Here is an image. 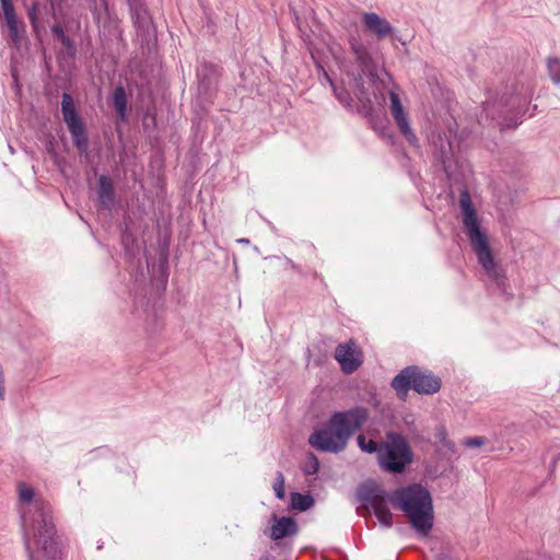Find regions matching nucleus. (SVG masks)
Listing matches in <instances>:
<instances>
[{
    "label": "nucleus",
    "mask_w": 560,
    "mask_h": 560,
    "mask_svg": "<svg viewBox=\"0 0 560 560\" xmlns=\"http://www.w3.org/2000/svg\"><path fill=\"white\" fill-rule=\"evenodd\" d=\"M18 502L30 560H61L63 544L50 503L25 482L18 483Z\"/></svg>",
    "instance_id": "nucleus-1"
},
{
    "label": "nucleus",
    "mask_w": 560,
    "mask_h": 560,
    "mask_svg": "<svg viewBox=\"0 0 560 560\" xmlns=\"http://www.w3.org/2000/svg\"><path fill=\"white\" fill-rule=\"evenodd\" d=\"M362 499L370 503L378 522L385 527L393 525V515L387 506L388 501L404 512L410 525L419 534L425 536L433 527L432 498L421 485L413 483L401 487L390 494L378 488H373L362 494Z\"/></svg>",
    "instance_id": "nucleus-2"
},
{
    "label": "nucleus",
    "mask_w": 560,
    "mask_h": 560,
    "mask_svg": "<svg viewBox=\"0 0 560 560\" xmlns=\"http://www.w3.org/2000/svg\"><path fill=\"white\" fill-rule=\"evenodd\" d=\"M365 420L364 409L337 412L326 427L311 434L308 442L318 451L338 453L346 447L349 438L363 425Z\"/></svg>",
    "instance_id": "nucleus-3"
},
{
    "label": "nucleus",
    "mask_w": 560,
    "mask_h": 560,
    "mask_svg": "<svg viewBox=\"0 0 560 560\" xmlns=\"http://www.w3.org/2000/svg\"><path fill=\"white\" fill-rule=\"evenodd\" d=\"M459 207L463 213V224L479 264L490 277L495 278L498 271L493 254L487 235L480 230L479 220L467 189L462 190L459 194Z\"/></svg>",
    "instance_id": "nucleus-4"
},
{
    "label": "nucleus",
    "mask_w": 560,
    "mask_h": 560,
    "mask_svg": "<svg viewBox=\"0 0 560 560\" xmlns=\"http://www.w3.org/2000/svg\"><path fill=\"white\" fill-rule=\"evenodd\" d=\"M381 467L389 472H401L412 462V452L407 441L397 433H388L378 448Z\"/></svg>",
    "instance_id": "nucleus-5"
},
{
    "label": "nucleus",
    "mask_w": 560,
    "mask_h": 560,
    "mask_svg": "<svg viewBox=\"0 0 560 560\" xmlns=\"http://www.w3.org/2000/svg\"><path fill=\"white\" fill-rule=\"evenodd\" d=\"M61 112L63 120L72 136L74 145L80 152H85L88 149V137L85 128L77 113L73 98L68 93L62 94Z\"/></svg>",
    "instance_id": "nucleus-6"
},
{
    "label": "nucleus",
    "mask_w": 560,
    "mask_h": 560,
    "mask_svg": "<svg viewBox=\"0 0 560 560\" xmlns=\"http://www.w3.org/2000/svg\"><path fill=\"white\" fill-rule=\"evenodd\" d=\"M334 357L346 374L355 372L363 363V352L354 339L338 345Z\"/></svg>",
    "instance_id": "nucleus-7"
},
{
    "label": "nucleus",
    "mask_w": 560,
    "mask_h": 560,
    "mask_svg": "<svg viewBox=\"0 0 560 560\" xmlns=\"http://www.w3.org/2000/svg\"><path fill=\"white\" fill-rule=\"evenodd\" d=\"M393 386L407 385H441V380L431 371L418 365H410L402 369L392 381Z\"/></svg>",
    "instance_id": "nucleus-8"
},
{
    "label": "nucleus",
    "mask_w": 560,
    "mask_h": 560,
    "mask_svg": "<svg viewBox=\"0 0 560 560\" xmlns=\"http://www.w3.org/2000/svg\"><path fill=\"white\" fill-rule=\"evenodd\" d=\"M2 14L9 31V36L14 46H20L22 36L25 33V24L15 12L12 0H0Z\"/></svg>",
    "instance_id": "nucleus-9"
},
{
    "label": "nucleus",
    "mask_w": 560,
    "mask_h": 560,
    "mask_svg": "<svg viewBox=\"0 0 560 560\" xmlns=\"http://www.w3.org/2000/svg\"><path fill=\"white\" fill-rule=\"evenodd\" d=\"M390 100V112L400 130V132L407 138L408 141L412 142L416 140V136L411 130L407 115L404 110L399 95L395 91L389 92Z\"/></svg>",
    "instance_id": "nucleus-10"
},
{
    "label": "nucleus",
    "mask_w": 560,
    "mask_h": 560,
    "mask_svg": "<svg viewBox=\"0 0 560 560\" xmlns=\"http://www.w3.org/2000/svg\"><path fill=\"white\" fill-rule=\"evenodd\" d=\"M364 26L376 34L378 38H384L392 34L393 27L388 21L382 19L376 13H364L363 15Z\"/></svg>",
    "instance_id": "nucleus-11"
},
{
    "label": "nucleus",
    "mask_w": 560,
    "mask_h": 560,
    "mask_svg": "<svg viewBox=\"0 0 560 560\" xmlns=\"http://www.w3.org/2000/svg\"><path fill=\"white\" fill-rule=\"evenodd\" d=\"M98 199L103 207L110 209L115 201V190L112 179L101 175L98 178Z\"/></svg>",
    "instance_id": "nucleus-12"
},
{
    "label": "nucleus",
    "mask_w": 560,
    "mask_h": 560,
    "mask_svg": "<svg viewBox=\"0 0 560 560\" xmlns=\"http://www.w3.org/2000/svg\"><path fill=\"white\" fill-rule=\"evenodd\" d=\"M296 532L295 522L291 517L276 518L270 529V537L273 540L282 539Z\"/></svg>",
    "instance_id": "nucleus-13"
},
{
    "label": "nucleus",
    "mask_w": 560,
    "mask_h": 560,
    "mask_svg": "<svg viewBox=\"0 0 560 560\" xmlns=\"http://www.w3.org/2000/svg\"><path fill=\"white\" fill-rule=\"evenodd\" d=\"M113 106L119 114L120 119H125L127 110V95L124 86H116L113 93Z\"/></svg>",
    "instance_id": "nucleus-14"
},
{
    "label": "nucleus",
    "mask_w": 560,
    "mask_h": 560,
    "mask_svg": "<svg viewBox=\"0 0 560 560\" xmlns=\"http://www.w3.org/2000/svg\"><path fill=\"white\" fill-rule=\"evenodd\" d=\"M314 503V500L308 494H301L298 492H294L291 494V506L299 511H306L310 509Z\"/></svg>",
    "instance_id": "nucleus-15"
},
{
    "label": "nucleus",
    "mask_w": 560,
    "mask_h": 560,
    "mask_svg": "<svg viewBox=\"0 0 560 560\" xmlns=\"http://www.w3.org/2000/svg\"><path fill=\"white\" fill-rule=\"evenodd\" d=\"M352 50L355 55L357 61L363 67V69H369L372 65V57L366 48L361 44H352Z\"/></svg>",
    "instance_id": "nucleus-16"
},
{
    "label": "nucleus",
    "mask_w": 560,
    "mask_h": 560,
    "mask_svg": "<svg viewBox=\"0 0 560 560\" xmlns=\"http://www.w3.org/2000/svg\"><path fill=\"white\" fill-rule=\"evenodd\" d=\"M440 387H396L397 396L405 400L409 389H413L419 395H432L439 390Z\"/></svg>",
    "instance_id": "nucleus-17"
},
{
    "label": "nucleus",
    "mask_w": 560,
    "mask_h": 560,
    "mask_svg": "<svg viewBox=\"0 0 560 560\" xmlns=\"http://www.w3.org/2000/svg\"><path fill=\"white\" fill-rule=\"evenodd\" d=\"M549 75L553 83H560V59L549 58L547 62Z\"/></svg>",
    "instance_id": "nucleus-18"
},
{
    "label": "nucleus",
    "mask_w": 560,
    "mask_h": 560,
    "mask_svg": "<svg viewBox=\"0 0 560 560\" xmlns=\"http://www.w3.org/2000/svg\"><path fill=\"white\" fill-rule=\"evenodd\" d=\"M358 444H359L360 448L364 452H368V453L377 452L378 453L380 445H377V443L371 439L368 440L362 434L358 436Z\"/></svg>",
    "instance_id": "nucleus-19"
},
{
    "label": "nucleus",
    "mask_w": 560,
    "mask_h": 560,
    "mask_svg": "<svg viewBox=\"0 0 560 560\" xmlns=\"http://www.w3.org/2000/svg\"><path fill=\"white\" fill-rule=\"evenodd\" d=\"M273 491L278 499L282 500L285 495V488H284V476L281 471L277 472L275 482H273Z\"/></svg>",
    "instance_id": "nucleus-20"
},
{
    "label": "nucleus",
    "mask_w": 560,
    "mask_h": 560,
    "mask_svg": "<svg viewBox=\"0 0 560 560\" xmlns=\"http://www.w3.org/2000/svg\"><path fill=\"white\" fill-rule=\"evenodd\" d=\"M52 34L61 42V44L66 47L71 46L70 38L66 35L63 27L59 24H56L51 27Z\"/></svg>",
    "instance_id": "nucleus-21"
},
{
    "label": "nucleus",
    "mask_w": 560,
    "mask_h": 560,
    "mask_svg": "<svg viewBox=\"0 0 560 560\" xmlns=\"http://www.w3.org/2000/svg\"><path fill=\"white\" fill-rule=\"evenodd\" d=\"M466 447H480L486 444V439L482 436L468 438L463 441Z\"/></svg>",
    "instance_id": "nucleus-22"
},
{
    "label": "nucleus",
    "mask_w": 560,
    "mask_h": 560,
    "mask_svg": "<svg viewBox=\"0 0 560 560\" xmlns=\"http://www.w3.org/2000/svg\"><path fill=\"white\" fill-rule=\"evenodd\" d=\"M28 19L34 28V31L37 30V9L36 5H33L28 11Z\"/></svg>",
    "instance_id": "nucleus-23"
},
{
    "label": "nucleus",
    "mask_w": 560,
    "mask_h": 560,
    "mask_svg": "<svg viewBox=\"0 0 560 560\" xmlns=\"http://www.w3.org/2000/svg\"><path fill=\"white\" fill-rule=\"evenodd\" d=\"M318 470V462L315 457L312 458V465L305 471L308 475L315 474Z\"/></svg>",
    "instance_id": "nucleus-24"
},
{
    "label": "nucleus",
    "mask_w": 560,
    "mask_h": 560,
    "mask_svg": "<svg viewBox=\"0 0 560 560\" xmlns=\"http://www.w3.org/2000/svg\"><path fill=\"white\" fill-rule=\"evenodd\" d=\"M4 398V387H0V400Z\"/></svg>",
    "instance_id": "nucleus-25"
},
{
    "label": "nucleus",
    "mask_w": 560,
    "mask_h": 560,
    "mask_svg": "<svg viewBox=\"0 0 560 560\" xmlns=\"http://www.w3.org/2000/svg\"><path fill=\"white\" fill-rule=\"evenodd\" d=\"M3 382V375H2V372L0 371V383Z\"/></svg>",
    "instance_id": "nucleus-26"
}]
</instances>
